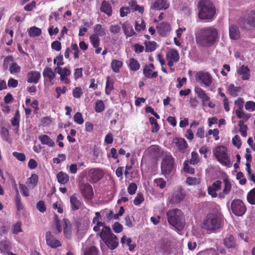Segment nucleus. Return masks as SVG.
Instances as JSON below:
<instances>
[{"label":"nucleus","instance_id":"1","mask_svg":"<svg viewBox=\"0 0 255 255\" xmlns=\"http://www.w3.org/2000/svg\"><path fill=\"white\" fill-rule=\"evenodd\" d=\"M218 30L214 27L200 28L196 33L197 42L204 47H210L218 39Z\"/></svg>","mask_w":255,"mask_h":255},{"label":"nucleus","instance_id":"2","mask_svg":"<svg viewBox=\"0 0 255 255\" xmlns=\"http://www.w3.org/2000/svg\"><path fill=\"white\" fill-rule=\"evenodd\" d=\"M168 222L178 230H182L185 225V219L182 211L178 209L168 210L166 213Z\"/></svg>","mask_w":255,"mask_h":255},{"label":"nucleus","instance_id":"3","mask_svg":"<svg viewBox=\"0 0 255 255\" xmlns=\"http://www.w3.org/2000/svg\"><path fill=\"white\" fill-rule=\"evenodd\" d=\"M198 8L199 17L202 20H211L216 13L215 6L209 0H200L198 3Z\"/></svg>","mask_w":255,"mask_h":255},{"label":"nucleus","instance_id":"4","mask_svg":"<svg viewBox=\"0 0 255 255\" xmlns=\"http://www.w3.org/2000/svg\"><path fill=\"white\" fill-rule=\"evenodd\" d=\"M99 234L101 239L110 250H114L118 247V238L112 233L110 227H104Z\"/></svg>","mask_w":255,"mask_h":255},{"label":"nucleus","instance_id":"5","mask_svg":"<svg viewBox=\"0 0 255 255\" xmlns=\"http://www.w3.org/2000/svg\"><path fill=\"white\" fill-rule=\"evenodd\" d=\"M223 222V220L219 215L209 213L205 217L202 227L206 230L214 231L221 228Z\"/></svg>","mask_w":255,"mask_h":255},{"label":"nucleus","instance_id":"6","mask_svg":"<svg viewBox=\"0 0 255 255\" xmlns=\"http://www.w3.org/2000/svg\"><path fill=\"white\" fill-rule=\"evenodd\" d=\"M213 154L222 165L227 167H230L232 166V163L226 146L224 145L217 146L213 150Z\"/></svg>","mask_w":255,"mask_h":255},{"label":"nucleus","instance_id":"7","mask_svg":"<svg viewBox=\"0 0 255 255\" xmlns=\"http://www.w3.org/2000/svg\"><path fill=\"white\" fill-rule=\"evenodd\" d=\"M238 23L243 28H245L247 25L255 28V10H247L239 19Z\"/></svg>","mask_w":255,"mask_h":255},{"label":"nucleus","instance_id":"8","mask_svg":"<svg viewBox=\"0 0 255 255\" xmlns=\"http://www.w3.org/2000/svg\"><path fill=\"white\" fill-rule=\"evenodd\" d=\"M174 159L171 155H166L161 162V170L162 173L167 177L170 175L174 168Z\"/></svg>","mask_w":255,"mask_h":255},{"label":"nucleus","instance_id":"9","mask_svg":"<svg viewBox=\"0 0 255 255\" xmlns=\"http://www.w3.org/2000/svg\"><path fill=\"white\" fill-rule=\"evenodd\" d=\"M231 210L236 216H242L247 211V208L241 199H234L231 203Z\"/></svg>","mask_w":255,"mask_h":255},{"label":"nucleus","instance_id":"10","mask_svg":"<svg viewBox=\"0 0 255 255\" xmlns=\"http://www.w3.org/2000/svg\"><path fill=\"white\" fill-rule=\"evenodd\" d=\"M185 192L182 187L179 186L168 197L169 203L172 204H177L182 201L185 197Z\"/></svg>","mask_w":255,"mask_h":255},{"label":"nucleus","instance_id":"11","mask_svg":"<svg viewBox=\"0 0 255 255\" xmlns=\"http://www.w3.org/2000/svg\"><path fill=\"white\" fill-rule=\"evenodd\" d=\"M195 79L197 81H200L205 86H210L213 81L211 75L207 72L199 71L195 74Z\"/></svg>","mask_w":255,"mask_h":255},{"label":"nucleus","instance_id":"12","mask_svg":"<svg viewBox=\"0 0 255 255\" xmlns=\"http://www.w3.org/2000/svg\"><path fill=\"white\" fill-rule=\"evenodd\" d=\"M79 188L82 195L85 199L91 200L93 198V189L89 183H81L80 185Z\"/></svg>","mask_w":255,"mask_h":255},{"label":"nucleus","instance_id":"13","mask_svg":"<svg viewBox=\"0 0 255 255\" xmlns=\"http://www.w3.org/2000/svg\"><path fill=\"white\" fill-rule=\"evenodd\" d=\"M104 176L103 171L99 168L90 169L88 173V177L92 183H96Z\"/></svg>","mask_w":255,"mask_h":255},{"label":"nucleus","instance_id":"14","mask_svg":"<svg viewBox=\"0 0 255 255\" xmlns=\"http://www.w3.org/2000/svg\"><path fill=\"white\" fill-rule=\"evenodd\" d=\"M46 241L47 244L52 248H57L61 246L60 242L55 239L50 232L46 233Z\"/></svg>","mask_w":255,"mask_h":255},{"label":"nucleus","instance_id":"15","mask_svg":"<svg viewBox=\"0 0 255 255\" xmlns=\"http://www.w3.org/2000/svg\"><path fill=\"white\" fill-rule=\"evenodd\" d=\"M237 73L241 76L243 80H248L251 77V71L250 68L245 65H243L237 70Z\"/></svg>","mask_w":255,"mask_h":255},{"label":"nucleus","instance_id":"16","mask_svg":"<svg viewBox=\"0 0 255 255\" xmlns=\"http://www.w3.org/2000/svg\"><path fill=\"white\" fill-rule=\"evenodd\" d=\"M151 7L157 10H165L169 7V3L167 0H156Z\"/></svg>","mask_w":255,"mask_h":255},{"label":"nucleus","instance_id":"17","mask_svg":"<svg viewBox=\"0 0 255 255\" xmlns=\"http://www.w3.org/2000/svg\"><path fill=\"white\" fill-rule=\"evenodd\" d=\"M224 245L228 249L235 248L237 244L233 235L228 234L223 240Z\"/></svg>","mask_w":255,"mask_h":255},{"label":"nucleus","instance_id":"18","mask_svg":"<svg viewBox=\"0 0 255 255\" xmlns=\"http://www.w3.org/2000/svg\"><path fill=\"white\" fill-rule=\"evenodd\" d=\"M41 77L39 72L30 71L27 73V82L29 83L37 84Z\"/></svg>","mask_w":255,"mask_h":255},{"label":"nucleus","instance_id":"19","mask_svg":"<svg viewBox=\"0 0 255 255\" xmlns=\"http://www.w3.org/2000/svg\"><path fill=\"white\" fill-rule=\"evenodd\" d=\"M179 53L175 49H170L166 52V60H169L177 62L179 60Z\"/></svg>","mask_w":255,"mask_h":255},{"label":"nucleus","instance_id":"20","mask_svg":"<svg viewBox=\"0 0 255 255\" xmlns=\"http://www.w3.org/2000/svg\"><path fill=\"white\" fill-rule=\"evenodd\" d=\"M174 143L179 151L184 153L188 147V144L185 139L182 138H175L174 139Z\"/></svg>","mask_w":255,"mask_h":255},{"label":"nucleus","instance_id":"21","mask_svg":"<svg viewBox=\"0 0 255 255\" xmlns=\"http://www.w3.org/2000/svg\"><path fill=\"white\" fill-rule=\"evenodd\" d=\"M101 217V214L99 212H97L95 213V217L93 218L92 220V223L95 224L96 225L94 227L93 230L96 232H100V227H103L104 228V227H107L105 225L104 223L100 222L99 221V218Z\"/></svg>","mask_w":255,"mask_h":255},{"label":"nucleus","instance_id":"22","mask_svg":"<svg viewBox=\"0 0 255 255\" xmlns=\"http://www.w3.org/2000/svg\"><path fill=\"white\" fill-rule=\"evenodd\" d=\"M194 90L198 97L202 99L203 105H204L206 102L210 100V97L207 95L205 91L201 88L196 86L195 87Z\"/></svg>","mask_w":255,"mask_h":255},{"label":"nucleus","instance_id":"23","mask_svg":"<svg viewBox=\"0 0 255 255\" xmlns=\"http://www.w3.org/2000/svg\"><path fill=\"white\" fill-rule=\"evenodd\" d=\"M224 187L223 191L218 195V197L220 199H224L226 195L228 194L231 190L232 185L230 181L227 179H224Z\"/></svg>","mask_w":255,"mask_h":255},{"label":"nucleus","instance_id":"24","mask_svg":"<svg viewBox=\"0 0 255 255\" xmlns=\"http://www.w3.org/2000/svg\"><path fill=\"white\" fill-rule=\"evenodd\" d=\"M156 28L158 33L162 36H165L170 30V25L165 21L160 23Z\"/></svg>","mask_w":255,"mask_h":255},{"label":"nucleus","instance_id":"25","mask_svg":"<svg viewBox=\"0 0 255 255\" xmlns=\"http://www.w3.org/2000/svg\"><path fill=\"white\" fill-rule=\"evenodd\" d=\"M43 76L45 80L51 82L56 76L55 73L50 67L45 68L43 71Z\"/></svg>","mask_w":255,"mask_h":255},{"label":"nucleus","instance_id":"26","mask_svg":"<svg viewBox=\"0 0 255 255\" xmlns=\"http://www.w3.org/2000/svg\"><path fill=\"white\" fill-rule=\"evenodd\" d=\"M70 204L72 210L75 211L80 208L82 202L78 199L76 194H74L70 197Z\"/></svg>","mask_w":255,"mask_h":255},{"label":"nucleus","instance_id":"27","mask_svg":"<svg viewBox=\"0 0 255 255\" xmlns=\"http://www.w3.org/2000/svg\"><path fill=\"white\" fill-rule=\"evenodd\" d=\"M63 233L66 238L69 239L71 237V225L70 221L67 219H63Z\"/></svg>","mask_w":255,"mask_h":255},{"label":"nucleus","instance_id":"28","mask_svg":"<svg viewBox=\"0 0 255 255\" xmlns=\"http://www.w3.org/2000/svg\"><path fill=\"white\" fill-rule=\"evenodd\" d=\"M147 151L151 157L153 158H156L159 155L160 148L158 145H152L148 148Z\"/></svg>","mask_w":255,"mask_h":255},{"label":"nucleus","instance_id":"29","mask_svg":"<svg viewBox=\"0 0 255 255\" xmlns=\"http://www.w3.org/2000/svg\"><path fill=\"white\" fill-rule=\"evenodd\" d=\"M89 38L93 47L96 49L95 53L97 54H99L102 50V48L99 47L100 42L99 38L94 35H91Z\"/></svg>","mask_w":255,"mask_h":255},{"label":"nucleus","instance_id":"30","mask_svg":"<svg viewBox=\"0 0 255 255\" xmlns=\"http://www.w3.org/2000/svg\"><path fill=\"white\" fill-rule=\"evenodd\" d=\"M38 139L42 144L47 145L49 147H53L55 145L54 141L47 135H41L38 137Z\"/></svg>","mask_w":255,"mask_h":255},{"label":"nucleus","instance_id":"31","mask_svg":"<svg viewBox=\"0 0 255 255\" xmlns=\"http://www.w3.org/2000/svg\"><path fill=\"white\" fill-rule=\"evenodd\" d=\"M229 35L231 39L237 40L240 37V32L236 25H232L229 29Z\"/></svg>","mask_w":255,"mask_h":255},{"label":"nucleus","instance_id":"32","mask_svg":"<svg viewBox=\"0 0 255 255\" xmlns=\"http://www.w3.org/2000/svg\"><path fill=\"white\" fill-rule=\"evenodd\" d=\"M242 88L241 86L236 87L233 84H230L228 88V91L230 95L234 97L238 96V93L241 92Z\"/></svg>","mask_w":255,"mask_h":255},{"label":"nucleus","instance_id":"33","mask_svg":"<svg viewBox=\"0 0 255 255\" xmlns=\"http://www.w3.org/2000/svg\"><path fill=\"white\" fill-rule=\"evenodd\" d=\"M143 74L145 77L148 79L156 78L158 76V73L156 71L152 72V70L145 66L143 69Z\"/></svg>","mask_w":255,"mask_h":255},{"label":"nucleus","instance_id":"34","mask_svg":"<svg viewBox=\"0 0 255 255\" xmlns=\"http://www.w3.org/2000/svg\"><path fill=\"white\" fill-rule=\"evenodd\" d=\"M122 27L125 34L128 37L132 36L135 34V32L134 31L132 26L129 24L124 23L122 25Z\"/></svg>","mask_w":255,"mask_h":255},{"label":"nucleus","instance_id":"35","mask_svg":"<svg viewBox=\"0 0 255 255\" xmlns=\"http://www.w3.org/2000/svg\"><path fill=\"white\" fill-rule=\"evenodd\" d=\"M94 34L92 35L99 37V36H103L106 34L105 29L103 28L100 24H97L94 27Z\"/></svg>","mask_w":255,"mask_h":255},{"label":"nucleus","instance_id":"36","mask_svg":"<svg viewBox=\"0 0 255 255\" xmlns=\"http://www.w3.org/2000/svg\"><path fill=\"white\" fill-rule=\"evenodd\" d=\"M106 80L105 93L106 95H109L114 89V80L109 76L107 77Z\"/></svg>","mask_w":255,"mask_h":255},{"label":"nucleus","instance_id":"37","mask_svg":"<svg viewBox=\"0 0 255 255\" xmlns=\"http://www.w3.org/2000/svg\"><path fill=\"white\" fill-rule=\"evenodd\" d=\"M101 10L108 16H111L112 14V8L111 4L106 1L103 2L101 7Z\"/></svg>","mask_w":255,"mask_h":255},{"label":"nucleus","instance_id":"38","mask_svg":"<svg viewBox=\"0 0 255 255\" xmlns=\"http://www.w3.org/2000/svg\"><path fill=\"white\" fill-rule=\"evenodd\" d=\"M71 74V71L68 68L65 67L63 68V70L62 73H61L60 75V80L61 81H63L65 84H69L70 82V80L67 78L68 76Z\"/></svg>","mask_w":255,"mask_h":255},{"label":"nucleus","instance_id":"39","mask_svg":"<svg viewBox=\"0 0 255 255\" xmlns=\"http://www.w3.org/2000/svg\"><path fill=\"white\" fill-rule=\"evenodd\" d=\"M57 178L58 182L59 183L61 184H65L68 182L69 177L66 173L61 171L57 174Z\"/></svg>","mask_w":255,"mask_h":255},{"label":"nucleus","instance_id":"40","mask_svg":"<svg viewBox=\"0 0 255 255\" xmlns=\"http://www.w3.org/2000/svg\"><path fill=\"white\" fill-rule=\"evenodd\" d=\"M140 64L138 61L133 58L129 60L128 67L129 70L132 71H136L140 68Z\"/></svg>","mask_w":255,"mask_h":255},{"label":"nucleus","instance_id":"41","mask_svg":"<svg viewBox=\"0 0 255 255\" xmlns=\"http://www.w3.org/2000/svg\"><path fill=\"white\" fill-rule=\"evenodd\" d=\"M111 68L115 73H119L120 69L122 67L123 63L120 60L114 59L111 62Z\"/></svg>","mask_w":255,"mask_h":255},{"label":"nucleus","instance_id":"42","mask_svg":"<svg viewBox=\"0 0 255 255\" xmlns=\"http://www.w3.org/2000/svg\"><path fill=\"white\" fill-rule=\"evenodd\" d=\"M235 113L238 118L242 119L245 122L247 121L251 117V114L245 113L242 110H236Z\"/></svg>","mask_w":255,"mask_h":255},{"label":"nucleus","instance_id":"43","mask_svg":"<svg viewBox=\"0 0 255 255\" xmlns=\"http://www.w3.org/2000/svg\"><path fill=\"white\" fill-rule=\"evenodd\" d=\"M41 33V29L35 26L31 27L28 30L29 35L33 37L39 36Z\"/></svg>","mask_w":255,"mask_h":255},{"label":"nucleus","instance_id":"44","mask_svg":"<svg viewBox=\"0 0 255 255\" xmlns=\"http://www.w3.org/2000/svg\"><path fill=\"white\" fill-rule=\"evenodd\" d=\"M21 67L20 66L15 62H13L9 66V72L11 74H14L18 73L20 72Z\"/></svg>","mask_w":255,"mask_h":255},{"label":"nucleus","instance_id":"45","mask_svg":"<svg viewBox=\"0 0 255 255\" xmlns=\"http://www.w3.org/2000/svg\"><path fill=\"white\" fill-rule=\"evenodd\" d=\"M15 205L16 209L18 211H20L23 209V206L21 202L20 196L17 188H16V196L15 199Z\"/></svg>","mask_w":255,"mask_h":255},{"label":"nucleus","instance_id":"46","mask_svg":"<svg viewBox=\"0 0 255 255\" xmlns=\"http://www.w3.org/2000/svg\"><path fill=\"white\" fill-rule=\"evenodd\" d=\"M247 199L250 204L255 205V187L248 193Z\"/></svg>","mask_w":255,"mask_h":255},{"label":"nucleus","instance_id":"47","mask_svg":"<svg viewBox=\"0 0 255 255\" xmlns=\"http://www.w3.org/2000/svg\"><path fill=\"white\" fill-rule=\"evenodd\" d=\"M238 126L240 128L239 130L241 133V134L243 136L246 137L247 135V126L244 125V122L243 120H241L239 122Z\"/></svg>","mask_w":255,"mask_h":255},{"label":"nucleus","instance_id":"48","mask_svg":"<svg viewBox=\"0 0 255 255\" xmlns=\"http://www.w3.org/2000/svg\"><path fill=\"white\" fill-rule=\"evenodd\" d=\"M145 52H151L156 49V43L154 41H148L145 42Z\"/></svg>","mask_w":255,"mask_h":255},{"label":"nucleus","instance_id":"49","mask_svg":"<svg viewBox=\"0 0 255 255\" xmlns=\"http://www.w3.org/2000/svg\"><path fill=\"white\" fill-rule=\"evenodd\" d=\"M22 223L20 221L17 222L15 224L12 226V234L17 235L19 233L22 232L21 228Z\"/></svg>","mask_w":255,"mask_h":255},{"label":"nucleus","instance_id":"50","mask_svg":"<svg viewBox=\"0 0 255 255\" xmlns=\"http://www.w3.org/2000/svg\"><path fill=\"white\" fill-rule=\"evenodd\" d=\"M98 249L95 246H92L85 250L84 255H98Z\"/></svg>","mask_w":255,"mask_h":255},{"label":"nucleus","instance_id":"51","mask_svg":"<svg viewBox=\"0 0 255 255\" xmlns=\"http://www.w3.org/2000/svg\"><path fill=\"white\" fill-rule=\"evenodd\" d=\"M11 249L10 244L7 241H3L0 243V250L1 252H6L8 253Z\"/></svg>","mask_w":255,"mask_h":255},{"label":"nucleus","instance_id":"52","mask_svg":"<svg viewBox=\"0 0 255 255\" xmlns=\"http://www.w3.org/2000/svg\"><path fill=\"white\" fill-rule=\"evenodd\" d=\"M199 162V155L197 152L192 151L191 152V158L188 162L191 164L195 165Z\"/></svg>","mask_w":255,"mask_h":255},{"label":"nucleus","instance_id":"53","mask_svg":"<svg viewBox=\"0 0 255 255\" xmlns=\"http://www.w3.org/2000/svg\"><path fill=\"white\" fill-rule=\"evenodd\" d=\"M190 163L188 160H186L184 162V170L185 172L190 174H194L195 173V169L189 165Z\"/></svg>","mask_w":255,"mask_h":255},{"label":"nucleus","instance_id":"54","mask_svg":"<svg viewBox=\"0 0 255 255\" xmlns=\"http://www.w3.org/2000/svg\"><path fill=\"white\" fill-rule=\"evenodd\" d=\"M105 109V105L102 100H98L96 102L95 107V110L97 113H100Z\"/></svg>","mask_w":255,"mask_h":255},{"label":"nucleus","instance_id":"55","mask_svg":"<svg viewBox=\"0 0 255 255\" xmlns=\"http://www.w3.org/2000/svg\"><path fill=\"white\" fill-rule=\"evenodd\" d=\"M74 121L79 125L83 124L84 121L82 117V115L80 112H77L74 116Z\"/></svg>","mask_w":255,"mask_h":255},{"label":"nucleus","instance_id":"56","mask_svg":"<svg viewBox=\"0 0 255 255\" xmlns=\"http://www.w3.org/2000/svg\"><path fill=\"white\" fill-rule=\"evenodd\" d=\"M14 62V58L12 56L9 55L5 57L3 60V67L5 70H6L9 66V64L10 62L13 63Z\"/></svg>","mask_w":255,"mask_h":255},{"label":"nucleus","instance_id":"57","mask_svg":"<svg viewBox=\"0 0 255 255\" xmlns=\"http://www.w3.org/2000/svg\"><path fill=\"white\" fill-rule=\"evenodd\" d=\"M143 201L144 197L142 194L141 193H138L133 200V204L136 206H138L141 204Z\"/></svg>","mask_w":255,"mask_h":255},{"label":"nucleus","instance_id":"58","mask_svg":"<svg viewBox=\"0 0 255 255\" xmlns=\"http://www.w3.org/2000/svg\"><path fill=\"white\" fill-rule=\"evenodd\" d=\"M72 94L74 98H80L83 94V92L81 87H78L73 89Z\"/></svg>","mask_w":255,"mask_h":255},{"label":"nucleus","instance_id":"59","mask_svg":"<svg viewBox=\"0 0 255 255\" xmlns=\"http://www.w3.org/2000/svg\"><path fill=\"white\" fill-rule=\"evenodd\" d=\"M145 28V23L143 20H140V23L139 21H136L135 23V29L136 31H140L141 29L144 30Z\"/></svg>","mask_w":255,"mask_h":255},{"label":"nucleus","instance_id":"60","mask_svg":"<svg viewBox=\"0 0 255 255\" xmlns=\"http://www.w3.org/2000/svg\"><path fill=\"white\" fill-rule=\"evenodd\" d=\"M245 109L249 111L253 112L255 111V102L250 101L246 102L245 105Z\"/></svg>","mask_w":255,"mask_h":255},{"label":"nucleus","instance_id":"61","mask_svg":"<svg viewBox=\"0 0 255 255\" xmlns=\"http://www.w3.org/2000/svg\"><path fill=\"white\" fill-rule=\"evenodd\" d=\"M28 182L33 186H35L38 181V177L37 174H33L31 177L28 179Z\"/></svg>","mask_w":255,"mask_h":255},{"label":"nucleus","instance_id":"62","mask_svg":"<svg viewBox=\"0 0 255 255\" xmlns=\"http://www.w3.org/2000/svg\"><path fill=\"white\" fill-rule=\"evenodd\" d=\"M136 184L133 182L130 183L128 187V191L130 195L134 194L136 192Z\"/></svg>","mask_w":255,"mask_h":255},{"label":"nucleus","instance_id":"63","mask_svg":"<svg viewBox=\"0 0 255 255\" xmlns=\"http://www.w3.org/2000/svg\"><path fill=\"white\" fill-rule=\"evenodd\" d=\"M12 155L20 161H24L25 160V155L23 153L14 151L12 152Z\"/></svg>","mask_w":255,"mask_h":255},{"label":"nucleus","instance_id":"64","mask_svg":"<svg viewBox=\"0 0 255 255\" xmlns=\"http://www.w3.org/2000/svg\"><path fill=\"white\" fill-rule=\"evenodd\" d=\"M37 210L41 213H44L46 210L44 202L43 201H39L36 204Z\"/></svg>","mask_w":255,"mask_h":255}]
</instances>
